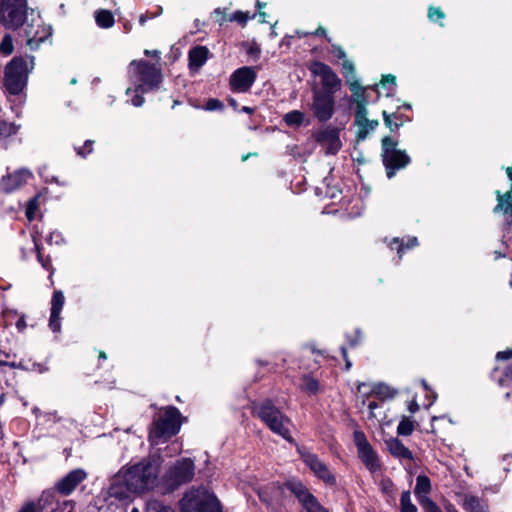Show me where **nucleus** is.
I'll return each mask as SVG.
<instances>
[{"label": "nucleus", "instance_id": "nucleus-57", "mask_svg": "<svg viewBox=\"0 0 512 512\" xmlns=\"http://www.w3.org/2000/svg\"><path fill=\"white\" fill-rule=\"evenodd\" d=\"M214 13L216 14L217 22L220 25L223 24V22L228 21V17L223 12H221L219 9L215 10Z\"/></svg>", "mask_w": 512, "mask_h": 512}, {"label": "nucleus", "instance_id": "nucleus-59", "mask_svg": "<svg viewBox=\"0 0 512 512\" xmlns=\"http://www.w3.org/2000/svg\"><path fill=\"white\" fill-rule=\"evenodd\" d=\"M150 14L151 13L147 12V13H144V14L140 15V17H139L140 25H144L148 19H151L150 18Z\"/></svg>", "mask_w": 512, "mask_h": 512}, {"label": "nucleus", "instance_id": "nucleus-56", "mask_svg": "<svg viewBox=\"0 0 512 512\" xmlns=\"http://www.w3.org/2000/svg\"><path fill=\"white\" fill-rule=\"evenodd\" d=\"M16 327H17L19 332H23L25 330V328L27 327V323H26V320H25L24 316H21L17 320Z\"/></svg>", "mask_w": 512, "mask_h": 512}, {"label": "nucleus", "instance_id": "nucleus-1", "mask_svg": "<svg viewBox=\"0 0 512 512\" xmlns=\"http://www.w3.org/2000/svg\"><path fill=\"white\" fill-rule=\"evenodd\" d=\"M130 479V485L137 494H141L156 484L159 474V463L156 459L148 457L129 467H123Z\"/></svg>", "mask_w": 512, "mask_h": 512}, {"label": "nucleus", "instance_id": "nucleus-46", "mask_svg": "<svg viewBox=\"0 0 512 512\" xmlns=\"http://www.w3.org/2000/svg\"><path fill=\"white\" fill-rule=\"evenodd\" d=\"M304 508L307 512H328L315 497Z\"/></svg>", "mask_w": 512, "mask_h": 512}, {"label": "nucleus", "instance_id": "nucleus-18", "mask_svg": "<svg viewBox=\"0 0 512 512\" xmlns=\"http://www.w3.org/2000/svg\"><path fill=\"white\" fill-rule=\"evenodd\" d=\"M305 464L315 473L317 477L328 484H334L335 478L328 467L315 455L309 452L302 453Z\"/></svg>", "mask_w": 512, "mask_h": 512}, {"label": "nucleus", "instance_id": "nucleus-22", "mask_svg": "<svg viewBox=\"0 0 512 512\" xmlns=\"http://www.w3.org/2000/svg\"><path fill=\"white\" fill-rule=\"evenodd\" d=\"M208 49L204 46H198L189 52V68L191 71H198L207 61Z\"/></svg>", "mask_w": 512, "mask_h": 512}, {"label": "nucleus", "instance_id": "nucleus-33", "mask_svg": "<svg viewBox=\"0 0 512 512\" xmlns=\"http://www.w3.org/2000/svg\"><path fill=\"white\" fill-rule=\"evenodd\" d=\"M464 509L468 512H484L480 499L475 496H466L463 503Z\"/></svg>", "mask_w": 512, "mask_h": 512}, {"label": "nucleus", "instance_id": "nucleus-29", "mask_svg": "<svg viewBox=\"0 0 512 512\" xmlns=\"http://www.w3.org/2000/svg\"><path fill=\"white\" fill-rule=\"evenodd\" d=\"M430 489V479L425 475H419L416 479V486L414 489V492L419 500H421L423 496H427V494L430 492Z\"/></svg>", "mask_w": 512, "mask_h": 512}, {"label": "nucleus", "instance_id": "nucleus-53", "mask_svg": "<svg viewBox=\"0 0 512 512\" xmlns=\"http://www.w3.org/2000/svg\"><path fill=\"white\" fill-rule=\"evenodd\" d=\"M384 122L386 126L390 128V130L397 129L399 125L397 123H393L390 119V116L386 113V111L383 112Z\"/></svg>", "mask_w": 512, "mask_h": 512}, {"label": "nucleus", "instance_id": "nucleus-45", "mask_svg": "<svg viewBox=\"0 0 512 512\" xmlns=\"http://www.w3.org/2000/svg\"><path fill=\"white\" fill-rule=\"evenodd\" d=\"M38 210V201L36 198L31 199L28 202L27 208H26V216L28 220H33L36 214V211Z\"/></svg>", "mask_w": 512, "mask_h": 512}, {"label": "nucleus", "instance_id": "nucleus-21", "mask_svg": "<svg viewBox=\"0 0 512 512\" xmlns=\"http://www.w3.org/2000/svg\"><path fill=\"white\" fill-rule=\"evenodd\" d=\"M41 20L38 18L37 20L32 19V24L27 25L25 28V34L27 37V45L31 49H35L39 46L41 42L45 40L47 36L51 34L50 29L42 28V31L39 30L33 31V26L36 24L37 27L40 26Z\"/></svg>", "mask_w": 512, "mask_h": 512}, {"label": "nucleus", "instance_id": "nucleus-50", "mask_svg": "<svg viewBox=\"0 0 512 512\" xmlns=\"http://www.w3.org/2000/svg\"><path fill=\"white\" fill-rule=\"evenodd\" d=\"M222 108L223 103L217 99H209L205 105V109L208 111L221 110Z\"/></svg>", "mask_w": 512, "mask_h": 512}, {"label": "nucleus", "instance_id": "nucleus-4", "mask_svg": "<svg viewBox=\"0 0 512 512\" xmlns=\"http://www.w3.org/2000/svg\"><path fill=\"white\" fill-rule=\"evenodd\" d=\"M256 415L269 427V429L282 436L289 442H293L290 435V420L277 408L271 400H265L255 407Z\"/></svg>", "mask_w": 512, "mask_h": 512}, {"label": "nucleus", "instance_id": "nucleus-28", "mask_svg": "<svg viewBox=\"0 0 512 512\" xmlns=\"http://www.w3.org/2000/svg\"><path fill=\"white\" fill-rule=\"evenodd\" d=\"M417 245H418V240L416 237H410L406 243H403V241H400L399 238H394L389 243V247L391 249H394L395 248L394 246H396L399 259L402 258L406 249H411Z\"/></svg>", "mask_w": 512, "mask_h": 512}, {"label": "nucleus", "instance_id": "nucleus-40", "mask_svg": "<svg viewBox=\"0 0 512 512\" xmlns=\"http://www.w3.org/2000/svg\"><path fill=\"white\" fill-rule=\"evenodd\" d=\"M255 16L256 15L253 14L251 16V18H254ZM249 19H250L249 14L242 12V11H237L228 17V21H230V22L235 21L241 25H245Z\"/></svg>", "mask_w": 512, "mask_h": 512}, {"label": "nucleus", "instance_id": "nucleus-24", "mask_svg": "<svg viewBox=\"0 0 512 512\" xmlns=\"http://www.w3.org/2000/svg\"><path fill=\"white\" fill-rule=\"evenodd\" d=\"M286 487L298 498L304 507L314 498L302 483L288 482Z\"/></svg>", "mask_w": 512, "mask_h": 512}, {"label": "nucleus", "instance_id": "nucleus-49", "mask_svg": "<svg viewBox=\"0 0 512 512\" xmlns=\"http://www.w3.org/2000/svg\"><path fill=\"white\" fill-rule=\"evenodd\" d=\"M34 242H35V248L37 250L38 261L40 262V264L42 265L43 268L49 270L51 268V260L49 258H44L42 256V254L40 253L39 245L37 244V242L35 240H34Z\"/></svg>", "mask_w": 512, "mask_h": 512}, {"label": "nucleus", "instance_id": "nucleus-5", "mask_svg": "<svg viewBox=\"0 0 512 512\" xmlns=\"http://www.w3.org/2000/svg\"><path fill=\"white\" fill-rule=\"evenodd\" d=\"M181 512H220L216 497L203 487L192 488L180 500Z\"/></svg>", "mask_w": 512, "mask_h": 512}, {"label": "nucleus", "instance_id": "nucleus-2", "mask_svg": "<svg viewBox=\"0 0 512 512\" xmlns=\"http://www.w3.org/2000/svg\"><path fill=\"white\" fill-rule=\"evenodd\" d=\"M33 68V57H14L5 67L4 87L7 92L11 95L20 94Z\"/></svg>", "mask_w": 512, "mask_h": 512}, {"label": "nucleus", "instance_id": "nucleus-23", "mask_svg": "<svg viewBox=\"0 0 512 512\" xmlns=\"http://www.w3.org/2000/svg\"><path fill=\"white\" fill-rule=\"evenodd\" d=\"M388 451L394 457L402 459H413L412 452L404 446V444L398 438H390L386 441Z\"/></svg>", "mask_w": 512, "mask_h": 512}, {"label": "nucleus", "instance_id": "nucleus-9", "mask_svg": "<svg viewBox=\"0 0 512 512\" xmlns=\"http://www.w3.org/2000/svg\"><path fill=\"white\" fill-rule=\"evenodd\" d=\"M195 475V465L190 458L177 460L166 472L164 482L171 491L190 482Z\"/></svg>", "mask_w": 512, "mask_h": 512}, {"label": "nucleus", "instance_id": "nucleus-6", "mask_svg": "<svg viewBox=\"0 0 512 512\" xmlns=\"http://www.w3.org/2000/svg\"><path fill=\"white\" fill-rule=\"evenodd\" d=\"M129 73L135 78L137 91L148 92L158 87L162 75L160 69L144 60H134L130 63Z\"/></svg>", "mask_w": 512, "mask_h": 512}, {"label": "nucleus", "instance_id": "nucleus-55", "mask_svg": "<svg viewBox=\"0 0 512 512\" xmlns=\"http://www.w3.org/2000/svg\"><path fill=\"white\" fill-rule=\"evenodd\" d=\"M333 53L339 59L347 60L346 59V53H345V51L340 46H333Z\"/></svg>", "mask_w": 512, "mask_h": 512}, {"label": "nucleus", "instance_id": "nucleus-20", "mask_svg": "<svg viewBox=\"0 0 512 512\" xmlns=\"http://www.w3.org/2000/svg\"><path fill=\"white\" fill-rule=\"evenodd\" d=\"M506 173L511 180L510 190L506 193H501L499 190L495 192L497 205L493 208V212H501L512 217V166L506 168Z\"/></svg>", "mask_w": 512, "mask_h": 512}, {"label": "nucleus", "instance_id": "nucleus-62", "mask_svg": "<svg viewBox=\"0 0 512 512\" xmlns=\"http://www.w3.org/2000/svg\"><path fill=\"white\" fill-rule=\"evenodd\" d=\"M378 407V404L377 402H370L368 404V408L369 410L371 411V414L373 415V410L376 409Z\"/></svg>", "mask_w": 512, "mask_h": 512}, {"label": "nucleus", "instance_id": "nucleus-16", "mask_svg": "<svg viewBox=\"0 0 512 512\" xmlns=\"http://www.w3.org/2000/svg\"><path fill=\"white\" fill-rule=\"evenodd\" d=\"M32 173L27 169H19L12 174L3 176L0 180V191L10 193L28 182Z\"/></svg>", "mask_w": 512, "mask_h": 512}, {"label": "nucleus", "instance_id": "nucleus-15", "mask_svg": "<svg viewBox=\"0 0 512 512\" xmlns=\"http://www.w3.org/2000/svg\"><path fill=\"white\" fill-rule=\"evenodd\" d=\"M86 478L87 473L83 469H74L56 483L55 490L62 496H68Z\"/></svg>", "mask_w": 512, "mask_h": 512}, {"label": "nucleus", "instance_id": "nucleus-32", "mask_svg": "<svg viewBox=\"0 0 512 512\" xmlns=\"http://www.w3.org/2000/svg\"><path fill=\"white\" fill-rule=\"evenodd\" d=\"M356 125L359 128L357 138L359 140H364L367 137V135L378 126V121L367 119L366 123H356Z\"/></svg>", "mask_w": 512, "mask_h": 512}, {"label": "nucleus", "instance_id": "nucleus-34", "mask_svg": "<svg viewBox=\"0 0 512 512\" xmlns=\"http://www.w3.org/2000/svg\"><path fill=\"white\" fill-rule=\"evenodd\" d=\"M301 389L309 394H316L319 389V383L316 379L304 375L302 377Z\"/></svg>", "mask_w": 512, "mask_h": 512}, {"label": "nucleus", "instance_id": "nucleus-27", "mask_svg": "<svg viewBox=\"0 0 512 512\" xmlns=\"http://www.w3.org/2000/svg\"><path fill=\"white\" fill-rule=\"evenodd\" d=\"M397 394V390L391 388L385 383L374 384L371 390V395H374L381 400L391 399Z\"/></svg>", "mask_w": 512, "mask_h": 512}, {"label": "nucleus", "instance_id": "nucleus-13", "mask_svg": "<svg viewBox=\"0 0 512 512\" xmlns=\"http://www.w3.org/2000/svg\"><path fill=\"white\" fill-rule=\"evenodd\" d=\"M354 443L358 450V456L371 471L375 472L379 469L376 453L372 446L369 444L365 434L362 431L356 430L353 433Z\"/></svg>", "mask_w": 512, "mask_h": 512}, {"label": "nucleus", "instance_id": "nucleus-54", "mask_svg": "<svg viewBox=\"0 0 512 512\" xmlns=\"http://www.w3.org/2000/svg\"><path fill=\"white\" fill-rule=\"evenodd\" d=\"M19 512H39L34 502L25 504Z\"/></svg>", "mask_w": 512, "mask_h": 512}, {"label": "nucleus", "instance_id": "nucleus-61", "mask_svg": "<svg viewBox=\"0 0 512 512\" xmlns=\"http://www.w3.org/2000/svg\"><path fill=\"white\" fill-rule=\"evenodd\" d=\"M162 12H163L162 7L158 6L156 12L150 14V18H155V17L159 16L160 14H162Z\"/></svg>", "mask_w": 512, "mask_h": 512}, {"label": "nucleus", "instance_id": "nucleus-10", "mask_svg": "<svg viewBox=\"0 0 512 512\" xmlns=\"http://www.w3.org/2000/svg\"><path fill=\"white\" fill-rule=\"evenodd\" d=\"M313 115L320 121L330 120L335 111L334 95L323 92L320 89L313 90V102L311 104Z\"/></svg>", "mask_w": 512, "mask_h": 512}, {"label": "nucleus", "instance_id": "nucleus-51", "mask_svg": "<svg viewBox=\"0 0 512 512\" xmlns=\"http://www.w3.org/2000/svg\"><path fill=\"white\" fill-rule=\"evenodd\" d=\"M381 490L388 495H391L394 491V484L390 479H383L381 481Z\"/></svg>", "mask_w": 512, "mask_h": 512}, {"label": "nucleus", "instance_id": "nucleus-37", "mask_svg": "<svg viewBox=\"0 0 512 512\" xmlns=\"http://www.w3.org/2000/svg\"><path fill=\"white\" fill-rule=\"evenodd\" d=\"M414 431V422L404 416L397 427V433L402 436H409Z\"/></svg>", "mask_w": 512, "mask_h": 512}, {"label": "nucleus", "instance_id": "nucleus-47", "mask_svg": "<svg viewBox=\"0 0 512 512\" xmlns=\"http://www.w3.org/2000/svg\"><path fill=\"white\" fill-rule=\"evenodd\" d=\"M428 17L431 21H438L444 19L445 15L440 8L430 7Z\"/></svg>", "mask_w": 512, "mask_h": 512}, {"label": "nucleus", "instance_id": "nucleus-44", "mask_svg": "<svg viewBox=\"0 0 512 512\" xmlns=\"http://www.w3.org/2000/svg\"><path fill=\"white\" fill-rule=\"evenodd\" d=\"M367 105H363V102L360 104V106L356 107V114H355V123H366L367 122Z\"/></svg>", "mask_w": 512, "mask_h": 512}, {"label": "nucleus", "instance_id": "nucleus-35", "mask_svg": "<svg viewBox=\"0 0 512 512\" xmlns=\"http://www.w3.org/2000/svg\"><path fill=\"white\" fill-rule=\"evenodd\" d=\"M132 512H139L138 509L134 508ZM146 512H174L170 506L164 505L157 500H151L146 505Z\"/></svg>", "mask_w": 512, "mask_h": 512}, {"label": "nucleus", "instance_id": "nucleus-58", "mask_svg": "<svg viewBox=\"0 0 512 512\" xmlns=\"http://www.w3.org/2000/svg\"><path fill=\"white\" fill-rule=\"evenodd\" d=\"M259 497H260L261 501L267 503L268 505L270 504L271 498L268 496V493L266 490L259 491Z\"/></svg>", "mask_w": 512, "mask_h": 512}, {"label": "nucleus", "instance_id": "nucleus-17", "mask_svg": "<svg viewBox=\"0 0 512 512\" xmlns=\"http://www.w3.org/2000/svg\"><path fill=\"white\" fill-rule=\"evenodd\" d=\"M318 141L327 154H336L342 147L340 129L328 126L318 135Z\"/></svg>", "mask_w": 512, "mask_h": 512}, {"label": "nucleus", "instance_id": "nucleus-8", "mask_svg": "<svg viewBox=\"0 0 512 512\" xmlns=\"http://www.w3.org/2000/svg\"><path fill=\"white\" fill-rule=\"evenodd\" d=\"M27 0H0V24L8 29L23 25L27 15Z\"/></svg>", "mask_w": 512, "mask_h": 512}, {"label": "nucleus", "instance_id": "nucleus-36", "mask_svg": "<svg viewBox=\"0 0 512 512\" xmlns=\"http://www.w3.org/2000/svg\"><path fill=\"white\" fill-rule=\"evenodd\" d=\"M0 365H8L12 368H21L24 370H36L38 368L39 371H42L41 365L37 364L35 362H31L30 360L28 362L21 360L20 362L16 363L14 361L12 362H2L0 361Z\"/></svg>", "mask_w": 512, "mask_h": 512}, {"label": "nucleus", "instance_id": "nucleus-39", "mask_svg": "<svg viewBox=\"0 0 512 512\" xmlns=\"http://www.w3.org/2000/svg\"><path fill=\"white\" fill-rule=\"evenodd\" d=\"M14 51L13 40L10 34H5L0 43V53L4 56H9Z\"/></svg>", "mask_w": 512, "mask_h": 512}, {"label": "nucleus", "instance_id": "nucleus-41", "mask_svg": "<svg viewBox=\"0 0 512 512\" xmlns=\"http://www.w3.org/2000/svg\"><path fill=\"white\" fill-rule=\"evenodd\" d=\"M131 93H134L135 95L131 99V104L135 107H140L144 103V98L142 96V92L140 90L137 91V85L135 86V89L128 88L126 90V94L130 95Z\"/></svg>", "mask_w": 512, "mask_h": 512}, {"label": "nucleus", "instance_id": "nucleus-11", "mask_svg": "<svg viewBox=\"0 0 512 512\" xmlns=\"http://www.w3.org/2000/svg\"><path fill=\"white\" fill-rule=\"evenodd\" d=\"M309 70L314 76L320 78L323 92L334 95L341 87V80L330 66L322 62H313Z\"/></svg>", "mask_w": 512, "mask_h": 512}, {"label": "nucleus", "instance_id": "nucleus-60", "mask_svg": "<svg viewBox=\"0 0 512 512\" xmlns=\"http://www.w3.org/2000/svg\"><path fill=\"white\" fill-rule=\"evenodd\" d=\"M311 35H322L326 36V30L323 27H319L315 32L310 33Z\"/></svg>", "mask_w": 512, "mask_h": 512}, {"label": "nucleus", "instance_id": "nucleus-3", "mask_svg": "<svg viewBox=\"0 0 512 512\" xmlns=\"http://www.w3.org/2000/svg\"><path fill=\"white\" fill-rule=\"evenodd\" d=\"M181 424V413L179 410L172 406L167 407L152 424L149 432L151 445H158L176 435L180 430Z\"/></svg>", "mask_w": 512, "mask_h": 512}, {"label": "nucleus", "instance_id": "nucleus-14", "mask_svg": "<svg viewBox=\"0 0 512 512\" xmlns=\"http://www.w3.org/2000/svg\"><path fill=\"white\" fill-rule=\"evenodd\" d=\"M256 80V71L253 67L244 66L233 72L230 78L232 90L247 92Z\"/></svg>", "mask_w": 512, "mask_h": 512}, {"label": "nucleus", "instance_id": "nucleus-30", "mask_svg": "<svg viewBox=\"0 0 512 512\" xmlns=\"http://www.w3.org/2000/svg\"><path fill=\"white\" fill-rule=\"evenodd\" d=\"M95 20L99 27L110 28L114 25V16L108 10H99L95 13Z\"/></svg>", "mask_w": 512, "mask_h": 512}, {"label": "nucleus", "instance_id": "nucleus-26", "mask_svg": "<svg viewBox=\"0 0 512 512\" xmlns=\"http://www.w3.org/2000/svg\"><path fill=\"white\" fill-rule=\"evenodd\" d=\"M342 69L350 90L354 91L355 88H358V81L356 79L354 64L350 60H344L342 63Z\"/></svg>", "mask_w": 512, "mask_h": 512}, {"label": "nucleus", "instance_id": "nucleus-63", "mask_svg": "<svg viewBox=\"0 0 512 512\" xmlns=\"http://www.w3.org/2000/svg\"><path fill=\"white\" fill-rule=\"evenodd\" d=\"M418 408H419V406H418V404H417L416 402H412V403L410 404V406H409V410H410L411 412H415V411H417V410H418Z\"/></svg>", "mask_w": 512, "mask_h": 512}, {"label": "nucleus", "instance_id": "nucleus-48", "mask_svg": "<svg viewBox=\"0 0 512 512\" xmlns=\"http://www.w3.org/2000/svg\"><path fill=\"white\" fill-rule=\"evenodd\" d=\"M382 87H386L387 85L390 86V90L394 91L396 87V77L392 74H388L383 76V79L381 81Z\"/></svg>", "mask_w": 512, "mask_h": 512}, {"label": "nucleus", "instance_id": "nucleus-7", "mask_svg": "<svg viewBox=\"0 0 512 512\" xmlns=\"http://www.w3.org/2000/svg\"><path fill=\"white\" fill-rule=\"evenodd\" d=\"M382 158L388 178L394 177L397 169L405 168L411 161L406 151L397 149V142L388 136L382 139Z\"/></svg>", "mask_w": 512, "mask_h": 512}, {"label": "nucleus", "instance_id": "nucleus-43", "mask_svg": "<svg viewBox=\"0 0 512 512\" xmlns=\"http://www.w3.org/2000/svg\"><path fill=\"white\" fill-rule=\"evenodd\" d=\"M419 501L426 512H442L436 503L427 496H423Z\"/></svg>", "mask_w": 512, "mask_h": 512}, {"label": "nucleus", "instance_id": "nucleus-52", "mask_svg": "<svg viewBox=\"0 0 512 512\" xmlns=\"http://www.w3.org/2000/svg\"><path fill=\"white\" fill-rule=\"evenodd\" d=\"M92 145H93V141L87 140L84 144L83 149L77 150V154H79L83 157L86 156L87 154H89L92 151Z\"/></svg>", "mask_w": 512, "mask_h": 512}, {"label": "nucleus", "instance_id": "nucleus-42", "mask_svg": "<svg viewBox=\"0 0 512 512\" xmlns=\"http://www.w3.org/2000/svg\"><path fill=\"white\" fill-rule=\"evenodd\" d=\"M352 92H353V102L356 104V107L360 106V104L362 102H363V105H367L368 100L365 96L364 89L362 87H360L359 84H358V88H355V90Z\"/></svg>", "mask_w": 512, "mask_h": 512}, {"label": "nucleus", "instance_id": "nucleus-12", "mask_svg": "<svg viewBox=\"0 0 512 512\" xmlns=\"http://www.w3.org/2000/svg\"><path fill=\"white\" fill-rule=\"evenodd\" d=\"M107 493L110 497L118 500H129L138 495L134 487L130 485V479L124 468L111 478Z\"/></svg>", "mask_w": 512, "mask_h": 512}, {"label": "nucleus", "instance_id": "nucleus-64", "mask_svg": "<svg viewBox=\"0 0 512 512\" xmlns=\"http://www.w3.org/2000/svg\"><path fill=\"white\" fill-rule=\"evenodd\" d=\"M249 54H259L260 53V49L258 47H253L251 46L249 51H248Z\"/></svg>", "mask_w": 512, "mask_h": 512}, {"label": "nucleus", "instance_id": "nucleus-25", "mask_svg": "<svg viewBox=\"0 0 512 512\" xmlns=\"http://www.w3.org/2000/svg\"><path fill=\"white\" fill-rule=\"evenodd\" d=\"M18 127L12 123L5 121L0 122V146L6 148L9 143V138L15 135Z\"/></svg>", "mask_w": 512, "mask_h": 512}, {"label": "nucleus", "instance_id": "nucleus-38", "mask_svg": "<svg viewBox=\"0 0 512 512\" xmlns=\"http://www.w3.org/2000/svg\"><path fill=\"white\" fill-rule=\"evenodd\" d=\"M401 512H417V507L411 502L410 491H404L400 499Z\"/></svg>", "mask_w": 512, "mask_h": 512}, {"label": "nucleus", "instance_id": "nucleus-31", "mask_svg": "<svg viewBox=\"0 0 512 512\" xmlns=\"http://www.w3.org/2000/svg\"><path fill=\"white\" fill-rule=\"evenodd\" d=\"M305 119V114L299 110H293L286 113L283 117L288 126H300Z\"/></svg>", "mask_w": 512, "mask_h": 512}, {"label": "nucleus", "instance_id": "nucleus-19", "mask_svg": "<svg viewBox=\"0 0 512 512\" xmlns=\"http://www.w3.org/2000/svg\"><path fill=\"white\" fill-rule=\"evenodd\" d=\"M65 297L61 290L53 292L51 298V309L49 318V327L53 332H59L61 329V317L60 314L64 307Z\"/></svg>", "mask_w": 512, "mask_h": 512}]
</instances>
